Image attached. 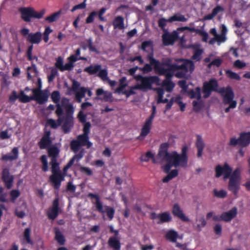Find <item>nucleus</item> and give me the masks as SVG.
Here are the masks:
<instances>
[{
    "mask_svg": "<svg viewBox=\"0 0 250 250\" xmlns=\"http://www.w3.org/2000/svg\"><path fill=\"white\" fill-rule=\"evenodd\" d=\"M147 58L149 63H146L143 68H139L144 74L151 72L153 66L156 73L167 77L173 76L176 71L180 70L175 74V76L177 78H185L188 73L191 74L194 69L193 62L189 60L179 59L174 64H162L159 61L153 58L152 54H149Z\"/></svg>",
    "mask_w": 250,
    "mask_h": 250,
    "instance_id": "nucleus-1",
    "label": "nucleus"
},
{
    "mask_svg": "<svg viewBox=\"0 0 250 250\" xmlns=\"http://www.w3.org/2000/svg\"><path fill=\"white\" fill-rule=\"evenodd\" d=\"M168 145L167 143L161 145L157 158L153 159L154 163L167 164L163 167L165 173H168L172 167H186L188 166V158L187 156L188 147L184 146L182 153H178L176 151L167 152Z\"/></svg>",
    "mask_w": 250,
    "mask_h": 250,
    "instance_id": "nucleus-2",
    "label": "nucleus"
},
{
    "mask_svg": "<svg viewBox=\"0 0 250 250\" xmlns=\"http://www.w3.org/2000/svg\"><path fill=\"white\" fill-rule=\"evenodd\" d=\"M50 164L51 166L52 174L49 177L50 181L52 183L54 188L56 189L59 188L62 181L64 180V175L62 174L59 164L57 160L51 161Z\"/></svg>",
    "mask_w": 250,
    "mask_h": 250,
    "instance_id": "nucleus-3",
    "label": "nucleus"
},
{
    "mask_svg": "<svg viewBox=\"0 0 250 250\" xmlns=\"http://www.w3.org/2000/svg\"><path fill=\"white\" fill-rule=\"evenodd\" d=\"M218 92L223 97V102L225 104H229V106L225 108V111L228 113L230 109L236 107L237 102L233 100L234 95L230 87H223L219 89Z\"/></svg>",
    "mask_w": 250,
    "mask_h": 250,
    "instance_id": "nucleus-4",
    "label": "nucleus"
},
{
    "mask_svg": "<svg viewBox=\"0 0 250 250\" xmlns=\"http://www.w3.org/2000/svg\"><path fill=\"white\" fill-rule=\"evenodd\" d=\"M135 79L137 81L136 85L139 90L146 91L152 88V85L158 80L157 76L143 77L140 75H136Z\"/></svg>",
    "mask_w": 250,
    "mask_h": 250,
    "instance_id": "nucleus-5",
    "label": "nucleus"
},
{
    "mask_svg": "<svg viewBox=\"0 0 250 250\" xmlns=\"http://www.w3.org/2000/svg\"><path fill=\"white\" fill-rule=\"evenodd\" d=\"M241 170L240 168H237L231 173L229 178L228 189L235 195H236L240 188V173Z\"/></svg>",
    "mask_w": 250,
    "mask_h": 250,
    "instance_id": "nucleus-6",
    "label": "nucleus"
},
{
    "mask_svg": "<svg viewBox=\"0 0 250 250\" xmlns=\"http://www.w3.org/2000/svg\"><path fill=\"white\" fill-rule=\"evenodd\" d=\"M20 11L21 14V18L26 22L30 21L31 18L40 19L45 13V9H42L40 12H37L32 8H22L20 9Z\"/></svg>",
    "mask_w": 250,
    "mask_h": 250,
    "instance_id": "nucleus-7",
    "label": "nucleus"
},
{
    "mask_svg": "<svg viewBox=\"0 0 250 250\" xmlns=\"http://www.w3.org/2000/svg\"><path fill=\"white\" fill-rule=\"evenodd\" d=\"M88 136L82 134L77 137V139L73 140L70 143L71 148L74 152H77L82 146H86L88 148L92 146V143L88 141Z\"/></svg>",
    "mask_w": 250,
    "mask_h": 250,
    "instance_id": "nucleus-8",
    "label": "nucleus"
},
{
    "mask_svg": "<svg viewBox=\"0 0 250 250\" xmlns=\"http://www.w3.org/2000/svg\"><path fill=\"white\" fill-rule=\"evenodd\" d=\"M218 82L215 79H211L208 82H205L203 84L204 98L208 97L212 91L218 92Z\"/></svg>",
    "mask_w": 250,
    "mask_h": 250,
    "instance_id": "nucleus-9",
    "label": "nucleus"
},
{
    "mask_svg": "<svg viewBox=\"0 0 250 250\" xmlns=\"http://www.w3.org/2000/svg\"><path fill=\"white\" fill-rule=\"evenodd\" d=\"M216 177H219L223 175V178L226 180L230 177L231 174L232 168L227 163L223 166L218 165L215 167Z\"/></svg>",
    "mask_w": 250,
    "mask_h": 250,
    "instance_id": "nucleus-10",
    "label": "nucleus"
},
{
    "mask_svg": "<svg viewBox=\"0 0 250 250\" xmlns=\"http://www.w3.org/2000/svg\"><path fill=\"white\" fill-rule=\"evenodd\" d=\"M72 89L75 93V98L77 102L79 103H81L86 93V88L80 87V83L78 82L73 80Z\"/></svg>",
    "mask_w": 250,
    "mask_h": 250,
    "instance_id": "nucleus-11",
    "label": "nucleus"
},
{
    "mask_svg": "<svg viewBox=\"0 0 250 250\" xmlns=\"http://www.w3.org/2000/svg\"><path fill=\"white\" fill-rule=\"evenodd\" d=\"M178 38V33L177 31H174L171 33H169L167 31L164 32L162 35L163 42L165 45L173 44Z\"/></svg>",
    "mask_w": 250,
    "mask_h": 250,
    "instance_id": "nucleus-12",
    "label": "nucleus"
},
{
    "mask_svg": "<svg viewBox=\"0 0 250 250\" xmlns=\"http://www.w3.org/2000/svg\"><path fill=\"white\" fill-rule=\"evenodd\" d=\"M33 93V100H35L38 103L42 104L47 101L48 97L45 94L42 92L39 89L35 88L32 90Z\"/></svg>",
    "mask_w": 250,
    "mask_h": 250,
    "instance_id": "nucleus-13",
    "label": "nucleus"
},
{
    "mask_svg": "<svg viewBox=\"0 0 250 250\" xmlns=\"http://www.w3.org/2000/svg\"><path fill=\"white\" fill-rule=\"evenodd\" d=\"M59 200L55 199L53 203L52 207L48 211L47 215L49 219L54 220L59 214Z\"/></svg>",
    "mask_w": 250,
    "mask_h": 250,
    "instance_id": "nucleus-14",
    "label": "nucleus"
},
{
    "mask_svg": "<svg viewBox=\"0 0 250 250\" xmlns=\"http://www.w3.org/2000/svg\"><path fill=\"white\" fill-rule=\"evenodd\" d=\"M237 214V209L236 207H234L229 210L224 212L222 213V221L229 222L236 217Z\"/></svg>",
    "mask_w": 250,
    "mask_h": 250,
    "instance_id": "nucleus-15",
    "label": "nucleus"
},
{
    "mask_svg": "<svg viewBox=\"0 0 250 250\" xmlns=\"http://www.w3.org/2000/svg\"><path fill=\"white\" fill-rule=\"evenodd\" d=\"M68 60L69 61V62L63 65L62 71L65 70H71L74 67V62H75L77 61L80 60L86 61L87 59L86 58L82 57H79V58H77L74 55H71L68 58Z\"/></svg>",
    "mask_w": 250,
    "mask_h": 250,
    "instance_id": "nucleus-16",
    "label": "nucleus"
},
{
    "mask_svg": "<svg viewBox=\"0 0 250 250\" xmlns=\"http://www.w3.org/2000/svg\"><path fill=\"white\" fill-rule=\"evenodd\" d=\"M2 177L6 187L8 189L11 188L13 185V178L9 175L8 169L4 168L3 169Z\"/></svg>",
    "mask_w": 250,
    "mask_h": 250,
    "instance_id": "nucleus-17",
    "label": "nucleus"
},
{
    "mask_svg": "<svg viewBox=\"0 0 250 250\" xmlns=\"http://www.w3.org/2000/svg\"><path fill=\"white\" fill-rule=\"evenodd\" d=\"M42 36L40 32L31 33L27 36V41L32 44H39L42 41Z\"/></svg>",
    "mask_w": 250,
    "mask_h": 250,
    "instance_id": "nucleus-18",
    "label": "nucleus"
},
{
    "mask_svg": "<svg viewBox=\"0 0 250 250\" xmlns=\"http://www.w3.org/2000/svg\"><path fill=\"white\" fill-rule=\"evenodd\" d=\"M96 95L98 96L103 95V97H99L98 99L103 100L105 102H111L112 101V94L108 91H104L102 88L97 89L96 90Z\"/></svg>",
    "mask_w": 250,
    "mask_h": 250,
    "instance_id": "nucleus-19",
    "label": "nucleus"
},
{
    "mask_svg": "<svg viewBox=\"0 0 250 250\" xmlns=\"http://www.w3.org/2000/svg\"><path fill=\"white\" fill-rule=\"evenodd\" d=\"M50 132H45L44 135L39 142V146L41 149H44L50 145L51 141L50 139Z\"/></svg>",
    "mask_w": 250,
    "mask_h": 250,
    "instance_id": "nucleus-20",
    "label": "nucleus"
},
{
    "mask_svg": "<svg viewBox=\"0 0 250 250\" xmlns=\"http://www.w3.org/2000/svg\"><path fill=\"white\" fill-rule=\"evenodd\" d=\"M19 155V149L18 147H14L11 152L7 154L3 155L1 158L2 160L12 161L18 158Z\"/></svg>",
    "mask_w": 250,
    "mask_h": 250,
    "instance_id": "nucleus-21",
    "label": "nucleus"
},
{
    "mask_svg": "<svg viewBox=\"0 0 250 250\" xmlns=\"http://www.w3.org/2000/svg\"><path fill=\"white\" fill-rule=\"evenodd\" d=\"M59 152V148L55 146H52L48 148V156L51 158V161L57 160Z\"/></svg>",
    "mask_w": 250,
    "mask_h": 250,
    "instance_id": "nucleus-22",
    "label": "nucleus"
},
{
    "mask_svg": "<svg viewBox=\"0 0 250 250\" xmlns=\"http://www.w3.org/2000/svg\"><path fill=\"white\" fill-rule=\"evenodd\" d=\"M172 213L175 216L178 217L182 220L185 221H188V218L183 213V211L178 205L175 204L174 205Z\"/></svg>",
    "mask_w": 250,
    "mask_h": 250,
    "instance_id": "nucleus-23",
    "label": "nucleus"
},
{
    "mask_svg": "<svg viewBox=\"0 0 250 250\" xmlns=\"http://www.w3.org/2000/svg\"><path fill=\"white\" fill-rule=\"evenodd\" d=\"M224 11L223 7L220 5H217L213 9L211 13L207 15L204 17V20H210L215 17L218 14Z\"/></svg>",
    "mask_w": 250,
    "mask_h": 250,
    "instance_id": "nucleus-24",
    "label": "nucleus"
},
{
    "mask_svg": "<svg viewBox=\"0 0 250 250\" xmlns=\"http://www.w3.org/2000/svg\"><path fill=\"white\" fill-rule=\"evenodd\" d=\"M240 146L245 147L250 143V132L241 133L240 137Z\"/></svg>",
    "mask_w": 250,
    "mask_h": 250,
    "instance_id": "nucleus-25",
    "label": "nucleus"
},
{
    "mask_svg": "<svg viewBox=\"0 0 250 250\" xmlns=\"http://www.w3.org/2000/svg\"><path fill=\"white\" fill-rule=\"evenodd\" d=\"M73 118L71 117H65L64 118V122L62 126V129L65 133L68 132L73 124Z\"/></svg>",
    "mask_w": 250,
    "mask_h": 250,
    "instance_id": "nucleus-26",
    "label": "nucleus"
},
{
    "mask_svg": "<svg viewBox=\"0 0 250 250\" xmlns=\"http://www.w3.org/2000/svg\"><path fill=\"white\" fill-rule=\"evenodd\" d=\"M102 211H103L99 212L103 214L105 212L110 220H111L114 217L115 210L113 208L109 206H104L102 204Z\"/></svg>",
    "mask_w": 250,
    "mask_h": 250,
    "instance_id": "nucleus-27",
    "label": "nucleus"
},
{
    "mask_svg": "<svg viewBox=\"0 0 250 250\" xmlns=\"http://www.w3.org/2000/svg\"><path fill=\"white\" fill-rule=\"evenodd\" d=\"M196 145L198 149L197 156L201 157L202 155V151L205 147V144L202 137L200 135L197 136Z\"/></svg>",
    "mask_w": 250,
    "mask_h": 250,
    "instance_id": "nucleus-28",
    "label": "nucleus"
},
{
    "mask_svg": "<svg viewBox=\"0 0 250 250\" xmlns=\"http://www.w3.org/2000/svg\"><path fill=\"white\" fill-rule=\"evenodd\" d=\"M166 237L168 240L173 243H176L177 238H181L178 233L173 230L168 231L166 234Z\"/></svg>",
    "mask_w": 250,
    "mask_h": 250,
    "instance_id": "nucleus-29",
    "label": "nucleus"
},
{
    "mask_svg": "<svg viewBox=\"0 0 250 250\" xmlns=\"http://www.w3.org/2000/svg\"><path fill=\"white\" fill-rule=\"evenodd\" d=\"M113 25L115 29H123L124 28L123 18L121 16L116 17L113 21Z\"/></svg>",
    "mask_w": 250,
    "mask_h": 250,
    "instance_id": "nucleus-30",
    "label": "nucleus"
},
{
    "mask_svg": "<svg viewBox=\"0 0 250 250\" xmlns=\"http://www.w3.org/2000/svg\"><path fill=\"white\" fill-rule=\"evenodd\" d=\"M167 79L163 81L162 83V86L165 87L166 91L168 92H171L173 89L175 84L173 83L169 79L171 77H167L166 76ZM172 76H171L172 77Z\"/></svg>",
    "mask_w": 250,
    "mask_h": 250,
    "instance_id": "nucleus-31",
    "label": "nucleus"
},
{
    "mask_svg": "<svg viewBox=\"0 0 250 250\" xmlns=\"http://www.w3.org/2000/svg\"><path fill=\"white\" fill-rule=\"evenodd\" d=\"M155 90L156 91L157 94V101L158 104H159L160 103H166L168 102L167 99H163L164 90L162 88H155Z\"/></svg>",
    "mask_w": 250,
    "mask_h": 250,
    "instance_id": "nucleus-32",
    "label": "nucleus"
},
{
    "mask_svg": "<svg viewBox=\"0 0 250 250\" xmlns=\"http://www.w3.org/2000/svg\"><path fill=\"white\" fill-rule=\"evenodd\" d=\"M168 21L169 22H172L174 21L186 22L188 21V19L186 18L184 15L180 13H176L173 16L170 17L168 19Z\"/></svg>",
    "mask_w": 250,
    "mask_h": 250,
    "instance_id": "nucleus-33",
    "label": "nucleus"
},
{
    "mask_svg": "<svg viewBox=\"0 0 250 250\" xmlns=\"http://www.w3.org/2000/svg\"><path fill=\"white\" fill-rule=\"evenodd\" d=\"M171 220V217L169 213L165 212L159 214V221H157L158 224H162L165 222H168Z\"/></svg>",
    "mask_w": 250,
    "mask_h": 250,
    "instance_id": "nucleus-34",
    "label": "nucleus"
},
{
    "mask_svg": "<svg viewBox=\"0 0 250 250\" xmlns=\"http://www.w3.org/2000/svg\"><path fill=\"white\" fill-rule=\"evenodd\" d=\"M101 69V65L100 64H97L96 65H91L87 67H86L84 71L88 73L90 75H93L98 73Z\"/></svg>",
    "mask_w": 250,
    "mask_h": 250,
    "instance_id": "nucleus-35",
    "label": "nucleus"
},
{
    "mask_svg": "<svg viewBox=\"0 0 250 250\" xmlns=\"http://www.w3.org/2000/svg\"><path fill=\"white\" fill-rule=\"evenodd\" d=\"M88 196L92 198H95L96 199V201L95 203V206L96 208V209L98 211H102V202L100 201L99 197L96 194H94L93 193H89L88 194Z\"/></svg>",
    "mask_w": 250,
    "mask_h": 250,
    "instance_id": "nucleus-36",
    "label": "nucleus"
},
{
    "mask_svg": "<svg viewBox=\"0 0 250 250\" xmlns=\"http://www.w3.org/2000/svg\"><path fill=\"white\" fill-rule=\"evenodd\" d=\"M108 243L115 250H119L120 249V242L116 237H110L108 240Z\"/></svg>",
    "mask_w": 250,
    "mask_h": 250,
    "instance_id": "nucleus-37",
    "label": "nucleus"
},
{
    "mask_svg": "<svg viewBox=\"0 0 250 250\" xmlns=\"http://www.w3.org/2000/svg\"><path fill=\"white\" fill-rule=\"evenodd\" d=\"M61 13V10L55 12L50 16L46 17L45 19V20L49 23L54 22L60 18Z\"/></svg>",
    "mask_w": 250,
    "mask_h": 250,
    "instance_id": "nucleus-38",
    "label": "nucleus"
},
{
    "mask_svg": "<svg viewBox=\"0 0 250 250\" xmlns=\"http://www.w3.org/2000/svg\"><path fill=\"white\" fill-rule=\"evenodd\" d=\"M62 117H59L57 121L51 119H48L47 123L51 127L56 128L62 124Z\"/></svg>",
    "mask_w": 250,
    "mask_h": 250,
    "instance_id": "nucleus-39",
    "label": "nucleus"
},
{
    "mask_svg": "<svg viewBox=\"0 0 250 250\" xmlns=\"http://www.w3.org/2000/svg\"><path fill=\"white\" fill-rule=\"evenodd\" d=\"M189 94L191 99L196 98L197 100H201V89L199 87L190 90Z\"/></svg>",
    "mask_w": 250,
    "mask_h": 250,
    "instance_id": "nucleus-40",
    "label": "nucleus"
},
{
    "mask_svg": "<svg viewBox=\"0 0 250 250\" xmlns=\"http://www.w3.org/2000/svg\"><path fill=\"white\" fill-rule=\"evenodd\" d=\"M18 99L22 103H27L31 100H33V97H29L24 94L23 91H21L20 93L18 95Z\"/></svg>",
    "mask_w": 250,
    "mask_h": 250,
    "instance_id": "nucleus-41",
    "label": "nucleus"
},
{
    "mask_svg": "<svg viewBox=\"0 0 250 250\" xmlns=\"http://www.w3.org/2000/svg\"><path fill=\"white\" fill-rule=\"evenodd\" d=\"M178 174V170L176 169L172 170L163 179L164 183H167Z\"/></svg>",
    "mask_w": 250,
    "mask_h": 250,
    "instance_id": "nucleus-42",
    "label": "nucleus"
},
{
    "mask_svg": "<svg viewBox=\"0 0 250 250\" xmlns=\"http://www.w3.org/2000/svg\"><path fill=\"white\" fill-rule=\"evenodd\" d=\"M167 22H169L168 19L164 18L160 19L158 21V26L163 31L164 33L167 31V30L166 29Z\"/></svg>",
    "mask_w": 250,
    "mask_h": 250,
    "instance_id": "nucleus-43",
    "label": "nucleus"
},
{
    "mask_svg": "<svg viewBox=\"0 0 250 250\" xmlns=\"http://www.w3.org/2000/svg\"><path fill=\"white\" fill-rule=\"evenodd\" d=\"M151 125L146 123H145L142 129L140 137H145L149 133L151 128Z\"/></svg>",
    "mask_w": 250,
    "mask_h": 250,
    "instance_id": "nucleus-44",
    "label": "nucleus"
},
{
    "mask_svg": "<svg viewBox=\"0 0 250 250\" xmlns=\"http://www.w3.org/2000/svg\"><path fill=\"white\" fill-rule=\"evenodd\" d=\"M55 239L61 245H63L64 243L65 239L64 236L59 229L56 230L55 231Z\"/></svg>",
    "mask_w": 250,
    "mask_h": 250,
    "instance_id": "nucleus-45",
    "label": "nucleus"
},
{
    "mask_svg": "<svg viewBox=\"0 0 250 250\" xmlns=\"http://www.w3.org/2000/svg\"><path fill=\"white\" fill-rule=\"evenodd\" d=\"M197 226L196 229L200 231L206 225V221L204 217H201L196 219Z\"/></svg>",
    "mask_w": 250,
    "mask_h": 250,
    "instance_id": "nucleus-46",
    "label": "nucleus"
},
{
    "mask_svg": "<svg viewBox=\"0 0 250 250\" xmlns=\"http://www.w3.org/2000/svg\"><path fill=\"white\" fill-rule=\"evenodd\" d=\"M138 89H139L136 84L133 86L130 87L129 89L123 91V94L125 95L126 97H128L131 95L136 94L135 90Z\"/></svg>",
    "mask_w": 250,
    "mask_h": 250,
    "instance_id": "nucleus-47",
    "label": "nucleus"
},
{
    "mask_svg": "<svg viewBox=\"0 0 250 250\" xmlns=\"http://www.w3.org/2000/svg\"><path fill=\"white\" fill-rule=\"evenodd\" d=\"M126 78H123L120 80V83L119 86L116 89L115 92L118 93H120L121 92L123 93V91H124V89L125 88V87L127 85V84L125 83Z\"/></svg>",
    "mask_w": 250,
    "mask_h": 250,
    "instance_id": "nucleus-48",
    "label": "nucleus"
},
{
    "mask_svg": "<svg viewBox=\"0 0 250 250\" xmlns=\"http://www.w3.org/2000/svg\"><path fill=\"white\" fill-rule=\"evenodd\" d=\"M108 72L106 69H100L98 74V76L100 77L103 81H107L108 79L107 77Z\"/></svg>",
    "mask_w": 250,
    "mask_h": 250,
    "instance_id": "nucleus-49",
    "label": "nucleus"
},
{
    "mask_svg": "<svg viewBox=\"0 0 250 250\" xmlns=\"http://www.w3.org/2000/svg\"><path fill=\"white\" fill-rule=\"evenodd\" d=\"M156 158L157 156L156 157H154V155L151 152L148 151L145 155H142L140 159L142 161L147 162L150 158H151L153 161V159Z\"/></svg>",
    "mask_w": 250,
    "mask_h": 250,
    "instance_id": "nucleus-50",
    "label": "nucleus"
},
{
    "mask_svg": "<svg viewBox=\"0 0 250 250\" xmlns=\"http://www.w3.org/2000/svg\"><path fill=\"white\" fill-rule=\"evenodd\" d=\"M41 160L42 164V170L44 171H47L48 170V166L46 156L44 155L42 156Z\"/></svg>",
    "mask_w": 250,
    "mask_h": 250,
    "instance_id": "nucleus-51",
    "label": "nucleus"
},
{
    "mask_svg": "<svg viewBox=\"0 0 250 250\" xmlns=\"http://www.w3.org/2000/svg\"><path fill=\"white\" fill-rule=\"evenodd\" d=\"M66 112L65 117H71L73 118V114L74 112V107L73 105L71 104L65 108H64Z\"/></svg>",
    "mask_w": 250,
    "mask_h": 250,
    "instance_id": "nucleus-52",
    "label": "nucleus"
},
{
    "mask_svg": "<svg viewBox=\"0 0 250 250\" xmlns=\"http://www.w3.org/2000/svg\"><path fill=\"white\" fill-rule=\"evenodd\" d=\"M51 98L53 101V102L56 104H59V101L60 100V94L59 91H55L52 92Z\"/></svg>",
    "mask_w": 250,
    "mask_h": 250,
    "instance_id": "nucleus-53",
    "label": "nucleus"
},
{
    "mask_svg": "<svg viewBox=\"0 0 250 250\" xmlns=\"http://www.w3.org/2000/svg\"><path fill=\"white\" fill-rule=\"evenodd\" d=\"M226 73L227 76L229 78L231 79H235L238 81L240 80V77L237 73L229 70H227Z\"/></svg>",
    "mask_w": 250,
    "mask_h": 250,
    "instance_id": "nucleus-54",
    "label": "nucleus"
},
{
    "mask_svg": "<svg viewBox=\"0 0 250 250\" xmlns=\"http://www.w3.org/2000/svg\"><path fill=\"white\" fill-rule=\"evenodd\" d=\"M202 53V50L200 49H195L194 52V54L192 57V59L196 61H200L201 59V54Z\"/></svg>",
    "mask_w": 250,
    "mask_h": 250,
    "instance_id": "nucleus-55",
    "label": "nucleus"
},
{
    "mask_svg": "<svg viewBox=\"0 0 250 250\" xmlns=\"http://www.w3.org/2000/svg\"><path fill=\"white\" fill-rule=\"evenodd\" d=\"M30 233H31V229L29 228H26L24 231L23 236L25 240H26L27 243L31 244L32 241L30 239Z\"/></svg>",
    "mask_w": 250,
    "mask_h": 250,
    "instance_id": "nucleus-56",
    "label": "nucleus"
},
{
    "mask_svg": "<svg viewBox=\"0 0 250 250\" xmlns=\"http://www.w3.org/2000/svg\"><path fill=\"white\" fill-rule=\"evenodd\" d=\"M192 105L194 110L196 111H199L203 105L201 100L198 101H193L192 102Z\"/></svg>",
    "mask_w": 250,
    "mask_h": 250,
    "instance_id": "nucleus-57",
    "label": "nucleus"
},
{
    "mask_svg": "<svg viewBox=\"0 0 250 250\" xmlns=\"http://www.w3.org/2000/svg\"><path fill=\"white\" fill-rule=\"evenodd\" d=\"M214 194L215 196L219 198H224L227 195V192L226 190L222 189L219 191L216 189L214 190Z\"/></svg>",
    "mask_w": 250,
    "mask_h": 250,
    "instance_id": "nucleus-58",
    "label": "nucleus"
},
{
    "mask_svg": "<svg viewBox=\"0 0 250 250\" xmlns=\"http://www.w3.org/2000/svg\"><path fill=\"white\" fill-rule=\"evenodd\" d=\"M11 135L12 134L9 133V130L8 129L0 132V138L2 140L9 139L10 138Z\"/></svg>",
    "mask_w": 250,
    "mask_h": 250,
    "instance_id": "nucleus-59",
    "label": "nucleus"
},
{
    "mask_svg": "<svg viewBox=\"0 0 250 250\" xmlns=\"http://www.w3.org/2000/svg\"><path fill=\"white\" fill-rule=\"evenodd\" d=\"M15 215L20 218H22L25 216V213L24 210H21L20 207H18L15 211Z\"/></svg>",
    "mask_w": 250,
    "mask_h": 250,
    "instance_id": "nucleus-60",
    "label": "nucleus"
},
{
    "mask_svg": "<svg viewBox=\"0 0 250 250\" xmlns=\"http://www.w3.org/2000/svg\"><path fill=\"white\" fill-rule=\"evenodd\" d=\"M223 62V60L221 59L218 58L216 59H215L214 60L212 61L211 62H210L208 66L209 68H210L212 65H215L217 67L219 66L221 63Z\"/></svg>",
    "mask_w": 250,
    "mask_h": 250,
    "instance_id": "nucleus-61",
    "label": "nucleus"
},
{
    "mask_svg": "<svg viewBox=\"0 0 250 250\" xmlns=\"http://www.w3.org/2000/svg\"><path fill=\"white\" fill-rule=\"evenodd\" d=\"M98 15L97 12L93 11L91 12L86 18V22L87 23H91L93 21L94 18Z\"/></svg>",
    "mask_w": 250,
    "mask_h": 250,
    "instance_id": "nucleus-62",
    "label": "nucleus"
},
{
    "mask_svg": "<svg viewBox=\"0 0 250 250\" xmlns=\"http://www.w3.org/2000/svg\"><path fill=\"white\" fill-rule=\"evenodd\" d=\"M229 145L231 146H236L237 145L240 146V138L236 139V138H231L229 142Z\"/></svg>",
    "mask_w": 250,
    "mask_h": 250,
    "instance_id": "nucleus-63",
    "label": "nucleus"
},
{
    "mask_svg": "<svg viewBox=\"0 0 250 250\" xmlns=\"http://www.w3.org/2000/svg\"><path fill=\"white\" fill-rule=\"evenodd\" d=\"M234 66L239 69H241L246 66V64L245 62L240 61V60H237L234 62Z\"/></svg>",
    "mask_w": 250,
    "mask_h": 250,
    "instance_id": "nucleus-64",
    "label": "nucleus"
}]
</instances>
